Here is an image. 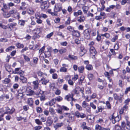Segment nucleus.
I'll return each mask as SVG.
<instances>
[{
  "label": "nucleus",
  "instance_id": "f257e3e1",
  "mask_svg": "<svg viewBox=\"0 0 130 130\" xmlns=\"http://www.w3.org/2000/svg\"><path fill=\"white\" fill-rule=\"evenodd\" d=\"M62 9V6L59 3H57L55 4L54 9V11L55 13H57L61 11Z\"/></svg>",
  "mask_w": 130,
  "mask_h": 130
},
{
  "label": "nucleus",
  "instance_id": "f03ea898",
  "mask_svg": "<svg viewBox=\"0 0 130 130\" xmlns=\"http://www.w3.org/2000/svg\"><path fill=\"white\" fill-rule=\"evenodd\" d=\"M48 7L49 6L47 4V1H45L41 3V8L42 10H44V9L46 10Z\"/></svg>",
  "mask_w": 130,
  "mask_h": 130
},
{
  "label": "nucleus",
  "instance_id": "7ed1b4c3",
  "mask_svg": "<svg viewBox=\"0 0 130 130\" xmlns=\"http://www.w3.org/2000/svg\"><path fill=\"white\" fill-rule=\"evenodd\" d=\"M113 97L114 99L117 101H119V102L120 103L122 102V98L123 97V95L120 94V96L118 95L116 93H114L113 94Z\"/></svg>",
  "mask_w": 130,
  "mask_h": 130
},
{
  "label": "nucleus",
  "instance_id": "20e7f679",
  "mask_svg": "<svg viewBox=\"0 0 130 130\" xmlns=\"http://www.w3.org/2000/svg\"><path fill=\"white\" fill-rule=\"evenodd\" d=\"M84 37L87 39H89L90 37V32L89 30L86 29L85 30L84 32Z\"/></svg>",
  "mask_w": 130,
  "mask_h": 130
},
{
  "label": "nucleus",
  "instance_id": "39448f33",
  "mask_svg": "<svg viewBox=\"0 0 130 130\" xmlns=\"http://www.w3.org/2000/svg\"><path fill=\"white\" fill-rule=\"evenodd\" d=\"M53 122L52 119L51 117H48L46 122V125L47 126H50Z\"/></svg>",
  "mask_w": 130,
  "mask_h": 130
},
{
  "label": "nucleus",
  "instance_id": "423d86ee",
  "mask_svg": "<svg viewBox=\"0 0 130 130\" xmlns=\"http://www.w3.org/2000/svg\"><path fill=\"white\" fill-rule=\"evenodd\" d=\"M72 36L78 37L80 36V34L79 32L77 30H74L72 32Z\"/></svg>",
  "mask_w": 130,
  "mask_h": 130
},
{
  "label": "nucleus",
  "instance_id": "0eeeda50",
  "mask_svg": "<svg viewBox=\"0 0 130 130\" xmlns=\"http://www.w3.org/2000/svg\"><path fill=\"white\" fill-rule=\"evenodd\" d=\"M82 11L80 10H78L77 12H74L73 13V15L76 17L78 15H82Z\"/></svg>",
  "mask_w": 130,
  "mask_h": 130
},
{
  "label": "nucleus",
  "instance_id": "6e6552de",
  "mask_svg": "<svg viewBox=\"0 0 130 130\" xmlns=\"http://www.w3.org/2000/svg\"><path fill=\"white\" fill-rule=\"evenodd\" d=\"M86 52V50L83 47H82L80 48V54L82 56Z\"/></svg>",
  "mask_w": 130,
  "mask_h": 130
},
{
  "label": "nucleus",
  "instance_id": "1a4fd4ad",
  "mask_svg": "<svg viewBox=\"0 0 130 130\" xmlns=\"http://www.w3.org/2000/svg\"><path fill=\"white\" fill-rule=\"evenodd\" d=\"M85 19V17L83 16H81L77 18V21L80 22H83Z\"/></svg>",
  "mask_w": 130,
  "mask_h": 130
},
{
  "label": "nucleus",
  "instance_id": "9d476101",
  "mask_svg": "<svg viewBox=\"0 0 130 130\" xmlns=\"http://www.w3.org/2000/svg\"><path fill=\"white\" fill-rule=\"evenodd\" d=\"M120 119V118L119 116H117L116 117H115L113 120H112V123L114 124L116 122H119Z\"/></svg>",
  "mask_w": 130,
  "mask_h": 130
},
{
  "label": "nucleus",
  "instance_id": "9b49d317",
  "mask_svg": "<svg viewBox=\"0 0 130 130\" xmlns=\"http://www.w3.org/2000/svg\"><path fill=\"white\" fill-rule=\"evenodd\" d=\"M125 130H130V122L128 121H127L126 126L124 128Z\"/></svg>",
  "mask_w": 130,
  "mask_h": 130
},
{
  "label": "nucleus",
  "instance_id": "f8f14e48",
  "mask_svg": "<svg viewBox=\"0 0 130 130\" xmlns=\"http://www.w3.org/2000/svg\"><path fill=\"white\" fill-rule=\"evenodd\" d=\"M63 125V122H61L60 123H56L54 126V128L56 129H57L59 127H60Z\"/></svg>",
  "mask_w": 130,
  "mask_h": 130
},
{
  "label": "nucleus",
  "instance_id": "ddd939ff",
  "mask_svg": "<svg viewBox=\"0 0 130 130\" xmlns=\"http://www.w3.org/2000/svg\"><path fill=\"white\" fill-rule=\"evenodd\" d=\"M27 103L29 106H32L33 104V99L31 98L28 99L27 100Z\"/></svg>",
  "mask_w": 130,
  "mask_h": 130
},
{
  "label": "nucleus",
  "instance_id": "4468645a",
  "mask_svg": "<svg viewBox=\"0 0 130 130\" xmlns=\"http://www.w3.org/2000/svg\"><path fill=\"white\" fill-rule=\"evenodd\" d=\"M5 67L7 71L10 73L11 72L12 69L10 68V67L8 64L5 65Z\"/></svg>",
  "mask_w": 130,
  "mask_h": 130
},
{
  "label": "nucleus",
  "instance_id": "2eb2a0df",
  "mask_svg": "<svg viewBox=\"0 0 130 130\" xmlns=\"http://www.w3.org/2000/svg\"><path fill=\"white\" fill-rule=\"evenodd\" d=\"M84 69V68L83 66H80L78 68V71L80 73H83Z\"/></svg>",
  "mask_w": 130,
  "mask_h": 130
},
{
  "label": "nucleus",
  "instance_id": "dca6fc26",
  "mask_svg": "<svg viewBox=\"0 0 130 130\" xmlns=\"http://www.w3.org/2000/svg\"><path fill=\"white\" fill-rule=\"evenodd\" d=\"M27 92L28 93L27 94V95H31L34 94V92L31 89H27Z\"/></svg>",
  "mask_w": 130,
  "mask_h": 130
},
{
  "label": "nucleus",
  "instance_id": "f3484780",
  "mask_svg": "<svg viewBox=\"0 0 130 130\" xmlns=\"http://www.w3.org/2000/svg\"><path fill=\"white\" fill-rule=\"evenodd\" d=\"M33 83L34 84V89H37L38 86V81L37 80H36L33 82Z\"/></svg>",
  "mask_w": 130,
  "mask_h": 130
},
{
  "label": "nucleus",
  "instance_id": "a211bd4d",
  "mask_svg": "<svg viewBox=\"0 0 130 130\" xmlns=\"http://www.w3.org/2000/svg\"><path fill=\"white\" fill-rule=\"evenodd\" d=\"M10 80L8 78H6L5 80H3V82L4 84H8L10 82Z\"/></svg>",
  "mask_w": 130,
  "mask_h": 130
},
{
  "label": "nucleus",
  "instance_id": "6ab92c4d",
  "mask_svg": "<svg viewBox=\"0 0 130 130\" xmlns=\"http://www.w3.org/2000/svg\"><path fill=\"white\" fill-rule=\"evenodd\" d=\"M17 12V10L15 9H13L12 10H10L9 12L10 15L15 14Z\"/></svg>",
  "mask_w": 130,
  "mask_h": 130
},
{
  "label": "nucleus",
  "instance_id": "aec40b11",
  "mask_svg": "<svg viewBox=\"0 0 130 130\" xmlns=\"http://www.w3.org/2000/svg\"><path fill=\"white\" fill-rule=\"evenodd\" d=\"M25 21L23 20H20L19 21V24L22 26H24L25 23Z\"/></svg>",
  "mask_w": 130,
  "mask_h": 130
},
{
  "label": "nucleus",
  "instance_id": "412c9836",
  "mask_svg": "<svg viewBox=\"0 0 130 130\" xmlns=\"http://www.w3.org/2000/svg\"><path fill=\"white\" fill-rule=\"evenodd\" d=\"M49 111L52 115H54L55 113L54 110L53 108H49Z\"/></svg>",
  "mask_w": 130,
  "mask_h": 130
},
{
  "label": "nucleus",
  "instance_id": "4be33fe9",
  "mask_svg": "<svg viewBox=\"0 0 130 130\" xmlns=\"http://www.w3.org/2000/svg\"><path fill=\"white\" fill-rule=\"evenodd\" d=\"M40 34H39V32L35 33L34 37L33 38V39H35L37 38H39L40 37V35H39Z\"/></svg>",
  "mask_w": 130,
  "mask_h": 130
},
{
  "label": "nucleus",
  "instance_id": "5701e85b",
  "mask_svg": "<svg viewBox=\"0 0 130 130\" xmlns=\"http://www.w3.org/2000/svg\"><path fill=\"white\" fill-rule=\"evenodd\" d=\"M47 11L49 13H50L52 15H54L55 16H57V13H55L54 11V12H51V9H48Z\"/></svg>",
  "mask_w": 130,
  "mask_h": 130
},
{
  "label": "nucleus",
  "instance_id": "b1692460",
  "mask_svg": "<svg viewBox=\"0 0 130 130\" xmlns=\"http://www.w3.org/2000/svg\"><path fill=\"white\" fill-rule=\"evenodd\" d=\"M15 48V47L14 46H11L7 48L6 50V52L12 50L13 48L14 49Z\"/></svg>",
  "mask_w": 130,
  "mask_h": 130
},
{
  "label": "nucleus",
  "instance_id": "393cba45",
  "mask_svg": "<svg viewBox=\"0 0 130 130\" xmlns=\"http://www.w3.org/2000/svg\"><path fill=\"white\" fill-rule=\"evenodd\" d=\"M12 73L17 74H19L20 76H22L23 74L24 73V71H20L18 72H14V71H13Z\"/></svg>",
  "mask_w": 130,
  "mask_h": 130
},
{
  "label": "nucleus",
  "instance_id": "a878e982",
  "mask_svg": "<svg viewBox=\"0 0 130 130\" xmlns=\"http://www.w3.org/2000/svg\"><path fill=\"white\" fill-rule=\"evenodd\" d=\"M67 51V49L66 48H63L59 50V52L61 54L65 53Z\"/></svg>",
  "mask_w": 130,
  "mask_h": 130
},
{
  "label": "nucleus",
  "instance_id": "bb28decb",
  "mask_svg": "<svg viewBox=\"0 0 130 130\" xmlns=\"http://www.w3.org/2000/svg\"><path fill=\"white\" fill-rule=\"evenodd\" d=\"M86 68L88 70H91L93 69V67L91 65L88 64L86 66Z\"/></svg>",
  "mask_w": 130,
  "mask_h": 130
},
{
  "label": "nucleus",
  "instance_id": "cd10ccee",
  "mask_svg": "<svg viewBox=\"0 0 130 130\" xmlns=\"http://www.w3.org/2000/svg\"><path fill=\"white\" fill-rule=\"evenodd\" d=\"M17 46L18 48H21L24 47V45L23 44L18 43L17 44Z\"/></svg>",
  "mask_w": 130,
  "mask_h": 130
},
{
  "label": "nucleus",
  "instance_id": "c85d7f7f",
  "mask_svg": "<svg viewBox=\"0 0 130 130\" xmlns=\"http://www.w3.org/2000/svg\"><path fill=\"white\" fill-rule=\"evenodd\" d=\"M68 57L71 59L73 60L76 59L77 58V56L73 55H69Z\"/></svg>",
  "mask_w": 130,
  "mask_h": 130
},
{
  "label": "nucleus",
  "instance_id": "c756f323",
  "mask_svg": "<svg viewBox=\"0 0 130 130\" xmlns=\"http://www.w3.org/2000/svg\"><path fill=\"white\" fill-rule=\"evenodd\" d=\"M35 121L36 123L38 125H42V122L38 119L35 120Z\"/></svg>",
  "mask_w": 130,
  "mask_h": 130
},
{
  "label": "nucleus",
  "instance_id": "7c9ffc66",
  "mask_svg": "<svg viewBox=\"0 0 130 130\" xmlns=\"http://www.w3.org/2000/svg\"><path fill=\"white\" fill-rule=\"evenodd\" d=\"M60 71L61 72H66L67 71V69L64 67H61L60 69Z\"/></svg>",
  "mask_w": 130,
  "mask_h": 130
},
{
  "label": "nucleus",
  "instance_id": "2f4dec72",
  "mask_svg": "<svg viewBox=\"0 0 130 130\" xmlns=\"http://www.w3.org/2000/svg\"><path fill=\"white\" fill-rule=\"evenodd\" d=\"M72 97V96L70 95H68L65 96L64 99L68 101H69L71 100Z\"/></svg>",
  "mask_w": 130,
  "mask_h": 130
},
{
  "label": "nucleus",
  "instance_id": "473e14b6",
  "mask_svg": "<svg viewBox=\"0 0 130 130\" xmlns=\"http://www.w3.org/2000/svg\"><path fill=\"white\" fill-rule=\"evenodd\" d=\"M106 105L108 109H111V106L109 102L108 101H106Z\"/></svg>",
  "mask_w": 130,
  "mask_h": 130
},
{
  "label": "nucleus",
  "instance_id": "72a5a7b5",
  "mask_svg": "<svg viewBox=\"0 0 130 130\" xmlns=\"http://www.w3.org/2000/svg\"><path fill=\"white\" fill-rule=\"evenodd\" d=\"M75 106L76 109L79 111H81L82 110V107L78 104H76Z\"/></svg>",
  "mask_w": 130,
  "mask_h": 130
},
{
  "label": "nucleus",
  "instance_id": "f704fd0d",
  "mask_svg": "<svg viewBox=\"0 0 130 130\" xmlns=\"http://www.w3.org/2000/svg\"><path fill=\"white\" fill-rule=\"evenodd\" d=\"M45 57H50L51 55V52L49 51H47L45 54Z\"/></svg>",
  "mask_w": 130,
  "mask_h": 130
},
{
  "label": "nucleus",
  "instance_id": "c9c22d12",
  "mask_svg": "<svg viewBox=\"0 0 130 130\" xmlns=\"http://www.w3.org/2000/svg\"><path fill=\"white\" fill-rule=\"evenodd\" d=\"M127 1L128 0H122L121 2V4L122 5H124L125 4L126 2L130 3L129 0L128 2H127Z\"/></svg>",
  "mask_w": 130,
  "mask_h": 130
},
{
  "label": "nucleus",
  "instance_id": "e433bc0d",
  "mask_svg": "<svg viewBox=\"0 0 130 130\" xmlns=\"http://www.w3.org/2000/svg\"><path fill=\"white\" fill-rule=\"evenodd\" d=\"M55 100L58 101L60 102L62 100V98L60 96L56 97L55 98Z\"/></svg>",
  "mask_w": 130,
  "mask_h": 130
},
{
  "label": "nucleus",
  "instance_id": "4c0bfd02",
  "mask_svg": "<svg viewBox=\"0 0 130 130\" xmlns=\"http://www.w3.org/2000/svg\"><path fill=\"white\" fill-rule=\"evenodd\" d=\"M72 10L73 9L71 6H69L68 7L67 10L70 13H72Z\"/></svg>",
  "mask_w": 130,
  "mask_h": 130
},
{
  "label": "nucleus",
  "instance_id": "58836bf2",
  "mask_svg": "<svg viewBox=\"0 0 130 130\" xmlns=\"http://www.w3.org/2000/svg\"><path fill=\"white\" fill-rule=\"evenodd\" d=\"M118 36L117 35L115 36V37L111 39V41L112 42H115L118 38Z\"/></svg>",
  "mask_w": 130,
  "mask_h": 130
},
{
  "label": "nucleus",
  "instance_id": "ea45409f",
  "mask_svg": "<svg viewBox=\"0 0 130 130\" xmlns=\"http://www.w3.org/2000/svg\"><path fill=\"white\" fill-rule=\"evenodd\" d=\"M36 19H37L36 22L38 24H41L42 23V20L40 19L39 18H37V17H36Z\"/></svg>",
  "mask_w": 130,
  "mask_h": 130
},
{
  "label": "nucleus",
  "instance_id": "a19ab883",
  "mask_svg": "<svg viewBox=\"0 0 130 130\" xmlns=\"http://www.w3.org/2000/svg\"><path fill=\"white\" fill-rule=\"evenodd\" d=\"M130 91V87L126 88L124 92V94H127L128 92Z\"/></svg>",
  "mask_w": 130,
  "mask_h": 130
},
{
  "label": "nucleus",
  "instance_id": "79ce46f5",
  "mask_svg": "<svg viewBox=\"0 0 130 130\" xmlns=\"http://www.w3.org/2000/svg\"><path fill=\"white\" fill-rule=\"evenodd\" d=\"M20 79L22 80H24V82L23 83H26V79L22 76H20Z\"/></svg>",
  "mask_w": 130,
  "mask_h": 130
},
{
  "label": "nucleus",
  "instance_id": "37998d69",
  "mask_svg": "<svg viewBox=\"0 0 130 130\" xmlns=\"http://www.w3.org/2000/svg\"><path fill=\"white\" fill-rule=\"evenodd\" d=\"M90 106L93 109H96V106L93 104V103L91 102L90 104Z\"/></svg>",
  "mask_w": 130,
  "mask_h": 130
},
{
  "label": "nucleus",
  "instance_id": "c03bdc74",
  "mask_svg": "<svg viewBox=\"0 0 130 130\" xmlns=\"http://www.w3.org/2000/svg\"><path fill=\"white\" fill-rule=\"evenodd\" d=\"M42 28H37L36 29V32L35 33L39 32V34H40L42 31Z\"/></svg>",
  "mask_w": 130,
  "mask_h": 130
},
{
  "label": "nucleus",
  "instance_id": "a18cd8bd",
  "mask_svg": "<svg viewBox=\"0 0 130 130\" xmlns=\"http://www.w3.org/2000/svg\"><path fill=\"white\" fill-rule=\"evenodd\" d=\"M87 105V103L85 101H84L82 103V106L84 108H85Z\"/></svg>",
  "mask_w": 130,
  "mask_h": 130
},
{
  "label": "nucleus",
  "instance_id": "49530a36",
  "mask_svg": "<svg viewBox=\"0 0 130 130\" xmlns=\"http://www.w3.org/2000/svg\"><path fill=\"white\" fill-rule=\"evenodd\" d=\"M34 49V50H38L39 48V45L37 44L35 45H34L33 46Z\"/></svg>",
  "mask_w": 130,
  "mask_h": 130
},
{
  "label": "nucleus",
  "instance_id": "de8ad7c7",
  "mask_svg": "<svg viewBox=\"0 0 130 130\" xmlns=\"http://www.w3.org/2000/svg\"><path fill=\"white\" fill-rule=\"evenodd\" d=\"M71 21V18L70 17H69L67 20L66 21L65 24L67 25H69V24L70 23Z\"/></svg>",
  "mask_w": 130,
  "mask_h": 130
},
{
  "label": "nucleus",
  "instance_id": "09e8293b",
  "mask_svg": "<svg viewBox=\"0 0 130 130\" xmlns=\"http://www.w3.org/2000/svg\"><path fill=\"white\" fill-rule=\"evenodd\" d=\"M37 112L39 113H41L42 111L41 108L40 107H38L37 109Z\"/></svg>",
  "mask_w": 130,
  "mask_h": 130
},
{
  "label": "nucleus",
  "instance_id": "8fccbe9b",
  "mask_svg": "<svg viewBox=\"0 0 130 130\" xmlns=\"http://www.w3.org/2000/svg\"><path fill=\"white\" fill-rule=\"evenodd\" d=\"M42 128V127L40 126H36L34 127V130H39L41 129Z\"/></svg>",
  "mask_w": 130,
  "mask_h": 130
},
{
  "label": "nucleus",
  "instance_id": "3c124183",
  "mask_svg": "<svg viewBox=\"0 0 130 130\" xmlns=\"http://www.w3.org/2000/svg\"><path fill=\"white\" fill-rule=\"evenodd\" d=\"M24 57L25 60L27 61H28L30 60V58L28 57L27 56L24 55H23Z\"/></svg>",
  "mask_w": 130,
  "mask_h": 130
},
{
  "label": "nucleus",
  "instance_id": "603ef678",
  "mask_svg": "<svg viewBox=\"0 0 130 130\" xmlns=\"http://www.w3.org/2000/svg\"><path fill=\"white\" fill-rule=\"evenodd\" d=\"M90 52L91 54L93 56H94L97 53L95 50L94 51H90Z\"/></svg>",
  "mask_w": 130,
  "mask_h": 130
},
{
  "label": "nucleus",
  "instance_id": "864d4df0",
  "mask_svg": "<svg viewBox=\"0 0 130 130\" xmlns=\"http://www.w3.org/2000/svg\"><path fill=\"white\" fill-rule=\"evenodd\" d=\"M93 75L91 74H88V77L89 80H92L93 78Z\"/></svg>",
  "mask_w": 130,
  "mask_h": 130
},
{
  "label": "nucleus",
  "instance_id": "5fc2aeb1",
  "mask_svg": "<svg viewBox=\"0 0 130 130\" xmlns=\"http://www.w3.org/2000/svg\"><path fill=\"white\" fill-rule=\"evenodd\" d=\"M79 91H80V92L82 93V97H84L85 96L84 94V89L83 88H80V89H79Z\"/></svg>",
  "mask_w": 130,
  "mask_h": 130
},
{
  "label": "nucleus",
  "instance_id": "6e6d98bb",
  "mask_svg": "<svg viewBox=\"0 0 130 130\" xmlns=\"http://www.w3.org/2000/svg\"><path fill=\"white\" fill-rule=\"evenodd\" d=\"M33 60L34 63L36 64H37L38 60V58L37 57H34L33 58Z\"/></svg>",
  "mask_w": 130,
  "mask_h": 130
},
{
  "label": "nucleus",
  "instance_id": "4d7b16f0",
  "mask_svg": "<svg viewBox=\"0 0 130 130\" xmlns=\"http://www.w3.org/2000/svg\"><path fill=\"white\" fill-rule=\"evenodd\" d=\"M7 41V39L5 38H1L0 39V41L1 42H6Z\"/></svg>",
  "mask_w": 130,
  "mask_h": 130
},
{
  "label": "nucleus",
  "instance_id": "13d9d810",
  "mask_svg": "<svg viewBox=\"0 0 130 130\" xmlns=\"http://www.w3.org/2000/svg\"><path fill=\"white\" fill-rule=\"evenodd\" d=\"M80 113L78 111H76L75 113V115L77 118H79L80 117Z\"/></svg>",
  "mask_w": 130,
  "mask_h": 130
},
{
  "label": "nucleus",
  "instance_id": "bf43d9fd",
  "mask_svg": "<svg viewBox=\"0 0 130 130\" xmlns=\"http://www.w3.org/2000/svg\"><path fill=\"white\" fill-rule=\"evenodd\" d=\"M35 15L36 18V17H37V18H39L41 17L40 13L38 12H37L36 13Z\"/></svg>",
  "mask_w": 130,
  "mask_h": 130
},
{
  "label": "nucleus",
  "instance_id": "052dcab7",
  "mask_svg": "<svg viewBox=\"0 0 130 130\" xmlns=\"http://www.w3.org/2000/svg\"><path fill=\"white\" fill-rule=\"evenodd\" d=\"M68 84L70 85L73 86L74 84V83L73 81L70 79L68 81Z\"/></svg>",
  "mask_w": 130,
  "mask_h": 130
},
{
  "label": "nucleus",
  "instance_id": "680f3d73",
  "mask_svg": "<svg viewBox=\"0 0 130 130\" xmlns=\"http://www.w3.org/2000/svg\"><path fill=\"white\" fill-rule=\"evenodd\" d=\"M68 86L66 84H64L63 87V88L64 90L66 91L68 90Z\"/></svg>",
  "mask_w": 130,
  "mask_h": 130
},
{
  "label": "nucleus",
  "instance_id": "e2e57ef3",
  "mask_svg": "<svg viewBox=\"0 0 130 130\" xmlns=\"http://www.w3.org/2000/svg\"><path fill=\"white\" fill-rule=\"evenodd\" d=\"M103 120L102 119H99L96 121V122L98 123H102L103 122Z\"/></svg>",
  "mask_w": 130,
  "mask_h": 130
},
{
  "label": "nucleus",
  "instance_id": "0e129e2a",
  "mask_svg": "<svg viewBox=\"0 0 130 130\" xmlns=\"http://www.w3.org/2000/svg\"><path fill=\"white\" fill-rule=\"evenodd\" d=\"M57 35L60 36H61L62 38H64V35H62V33L60 31H58L57 32Z\"/></svg>",
  "mask_w": 130,
  "mask_h": 130
},
{
  "label": "nucleus",
  "instance_id": "69168bd1",
  "mask_svg": "<svg viewBox=\"0 0 130 130\" xmlns=\"http://www.w3.org/2000/svg\"><path fill=\"white\" fill-rule=\"evenodd\" d=\"M40 100L42 101H44L45 100V96L44 95L41 96L40 98Z\"/></svg>",
  "mask_w": 130,
  "mask_h": 130
},
{
  "label": "nucleus",
  "instance_id": "338daca9",
  "mask_svg": "<svg viewBox=\"0 0 130 130\" xmlns=\"http://www.w3.org/2000/svg\"><path fill=\"white\" fill-rule=\"evenodd\" d=\"M58 118L57 117H55L54 118V123H57L58 121Z\"/></svg>",
  "mask_w": 130,
  "mask_h": 130
},
{
  "label": "nucleus",
  "instance_id": "774afa93",
  "mask_svg": "<svg viewBox=\"0 0 130 130\" xmlns=\"http://www.w3.org/2000/svg\"><path fill=\"white\" fill-rule=\"evenodd\" d=\"M115 129L116 130H121V127L117 125L115 126Z\"/></svg>",
  "mask_w": 130,
  "mask_h": 130
}]
</instances>
